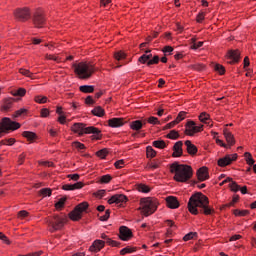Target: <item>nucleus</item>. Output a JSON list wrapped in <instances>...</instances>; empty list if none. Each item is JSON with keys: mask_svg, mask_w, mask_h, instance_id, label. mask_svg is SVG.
I'll list each match as a JSON object with an SVG mask.
<instances>
[{"mask_svg": "<svg viewBox=\"0 0 256 256\" xmlns=\"http://www.w3.org/2000/svg\"><path fill=\"white\" fill-rule=\"evenodd\" d=\"M188 211L192 215H199V213H204V215H211L214 210L209 207V198L203 195V193L197 192L189 199Z\"/></svg>", "mask_w": 256, "mask_h": 256, "instance_id": "obj_1", "label": "nucleus"}, {"mask_svg": "<svg viewBox=\"0 0 256 256\" xmlns=\"http://www.w3.org/2000/svg\"><path fill=\"white\" fill-rule=\"evenodd\" d=\"M170 172L174 173V181L178 183H187L193 177V168L186 164H179V162L171 164Z\"/></svg>", "mask_w": 256, "mask_h": 256, "instance_id": "obj_2", "label": "nucleus"}, {"mask_svg": "<svg viewBox=\"0 0 256 256\" xmlns=\"http://www.w3.org/2000/svg\"><path fill=\"white\" fill-rule=\"evenodd\" d=\"M71 130L73 133H77V135L80 137L82 135L92 134L91 139L93 141H99L103 137V134H101V130H99V128L94 126L87 127V125L83 123H74Z\"/></svg>", "mask_w": 256, "mask_h": 256, "instance_id": "obj_3", "label": "nucleus"}, {"mask_svg": "<svg viewBox=\"0 0 256 256\" xmlns=\"http://www.w3.org/2000/svg\"><path fill=\"white\" fill-rule=\"evenodd\" d=\"M158 205L159 202L156 198H142L138 209L144 217H149V215H153V213L157 211Z\"/></svg>", "mask_w": 256, "mask_h": 256, "instance_id": "obj_4", "label": "nucleus"}, {"mask_svg": "<svg viewBox=\"0 0 256 256\" xmlns=\"http://www.w3.org/2000/svg\"><path fill=\"white\" fill-rule=\"evenodd\" d=\"M74 73L78 75L79 79H90V77L95 73V68L93 65L80 62L78 64H73Z\"/></svg>", "mask_w": 256, "mask_h": 256, "instance_id": "obj_5", "label": "nucleus"}, {"mask_svg": "<svg viewBox=\"0 0 256 256\" xmlns=\"http://www.w3.org/2000/svg\"><path fill=\"white\" fill-rule=\"evenodd\" d=\"M21 127L19 122L11 121V118H3L0 124V138L2 137L3 133H7L8 131H17Z\"/></svg>", "mask_w": 256, "mask_h": 256, "instance_id": "obj_6", "label": "nucleus"}, {"mask_svg": "<svg viewBox=\"0 0 256 256\" xmlns=\"http://www.w3.org/2000/svg\"><path fill=\"white\" fill-rule=\"evenodd\" d=\"M89 209V203L82 202L78 204L72 212L69 213V218L72 221H79L83 217V213Z\"/></svg>", "mask_w": 256, "mask_h": 256, "instance_id": "obj_7", "label": "nucleus"}, {"mask_svg": "<svg viewBox=\"0 0 256 256\" xmlns=\"http://www.w3.org/2000/svg\"><path fill=\"white\" fill-rule=\"evenodd\" d=\"M185 133L189 135L190 137H193L195 133H201L203 131V125L195 123L193 120H188L186 125H185Z\"/></svg>", "mask_w": 256, "mask_h": 256, "instance_id": "obj_8", "label": "nucleus"}, {"mask_svg": "<svg viewBox=\"0 0 256 256\" xmlns=\"http://www.w3.org/2000/svg\"><path fill=\"white\" fill-rule=\"evenodd\" d=\"M33 25L37 29H41L45 27V22L47 21L45 19V14L41 10H37L32 17Z\"/></svg>", "mask_w": 256, "mask_h": 256, "instance_id": "obj_9", "label": "nucleus"}, {"mask_svg": "<svg viewBox=\"0 0 256 256\" xmlns=\"http://www.w3.org/2000/svg\"><path fill=\"white\" fill-rule=\"evenodd\" d=\"M14 15L18 21L22 22L31 19V11H29V8H19L14 12Z\"/></svg>", "mask_w": 256, "mask_h": 256, "instance_id": "obj_10", "label": "nucleus"}, {"mask_svg": "<svg viewBox=\"0 0 256 256\" xmlns=\"http://www.w3.org/2000/svg\"><path fill=\"white\" fill-rule=\"evenodd\" d=\"M49 225L52 227L51 231H59V229H63L65 225V218L54 216L53 219L49 221Z\"/></svg>", "mask_w": 256, "mask_h": 256, "instance_id": "obj_11", "label": "nucleus"}, {"mask_svg": "<svg viewBox=\"0 0 256 256\" xmlns=\"http://www.w3.org/2000/svg\"><path fill=\"white\" fill-rule=\"evenodd\" d=\"M233 161H237V154L226 155L224 158H220L218 165L219 167H227V165H231Z\"/></svg>", "mask_w": 256, "mask_h": 256, "instance_id": "obj_12", "label": "nucleus"}, {"mask_svg": "<svg viewBox=\"0 0 256 256\" xmlns=\"http://www.w3.org/2000/svg\"><path fill=\"white\" fill-rule=\"evenodd\" d=\"M131 237H133V232L131 231V229H129L126 226H121L120 227V236H119L121 241H129V239H131Z\"/></svg>", "mask_w": 256, "mask_h": 256, "instance_id": "obj_13", "label": "nucleus"}, {"mask_svg": "<svg viewBox=\"0 0 256 256\" xmlns=\"http://www.w3.org/2000/svg\"><path fill=\"white\" fill-rule=\"evenodd\" d=\"M109 205H113V203H116V205H119V203H127V196L123 194H116L113 195L109 200H108Z\"/></svg>", "mask_w": 256, "mask_h": 256, "instance_id": "obj_14", "label": "nucleus"}, {"mask_svg": "<svg viewBox=\"0 0 256 256\" xmlns=\"http://www.w3.org/2000/svg\"><path fill=\"white\" fill-rule=\"evenodd\" d=\"M240 57H241V52H239V50L228 51L227 58L230 59L228 63H239Z\"/></svg>", "mask_w": 256, "mask_h": 256, "instance_id": "obj_15", "label": "nucleus"}, {"mask_svg": "<svg viewBox=\"0 0 256 256\" xmlns=\"http://www.w3.org/2000/svg\"><path fill=\"white\" fill-rule=\"evenodd\" d=\"M105 247V241L102 240H95L93 244L90 246L89 251L92 253H99Z\"/></svg>", "mask_w": 256, "mask_h": 256, "instance_id": "obj_16", "label": "nucleus"}, {"mask_svg": "<svg viewBox=\"0 0 256 256\" xmlns=\"http://www.w3.org/2000/svg\"><path fill=\"white\" fill-rule=\"evenodd\" d=\"M172 157H181L183 155V141H178L173 146Z\"/></svg>", "mask_w": 256, "mask_h": 256, "instance_id": "obj_17", "label": "nucleus"}, {"mask_svg": "<svg viewBox=\"0 0 256 256\" xmlns=\"http://www.w3.org/2000/svg\"><path fill=\"white\" fill-rule=\"evenodd\" d=\"M224 137L228 143V149H231L235 145V136L228 129H224Z\"/></svg>", "mask_w": 256, "mask_h": 256, "instance_id": "obj_18", "label": "nucleus"}, {"mask_svg": "<svg viewBox=\"0 0 256 256\" xmlns=\"http://www.w3.org/2000/svg\"><path fill=\"white\" fill-rule=\"evenodd\" d=\"M167 207L169 209H178L179 207V200L175 196H169L166 198Z\"/></svg>", "mask_w": 256, "mask_h": 256, "instance_id": "obj_19", "label": "nucleus"}, {"mask_svg": "<svg viewBox=\"0 0 256 256\" xmlns=\"http://www.w3.org/2000/svg\"><path fill=\"white\" fill-rule=\"evenodd\" d=\"M197 177L199 181H207V179H209V171L207 170V167H201L198 169Z\"/></svg>", "mask_w": 256, "mask_h": 256, "instance_id": "obj_20", "label": "nucleus"}, {"mask_svg": "<svg viewBox=\"0 0 256 256\" xmlns=\"http://www.w3.org/2000/svg\"><path fill=\"white\" fill-rule=\"evenodd\" d=\"M109 127L117 128V127H123L125 125V122L123 121V118H112L108 120Z\"/></svg>", "mask_w": 256, "mask_h": 256, "instance_id": "obj_21", "label": "nucleus"}, {"mask_svg": "<svg viewBox=\"0 0 256 256\" xmlns=\"http://www.w3.org/2000/svg\"><path fill=\"white\" fill-rule=\"evenodd\" d=\"M147 122L144 121V123L141 120H135L130 123V129L133 131H141L143 129V125H145Z\"/></svg>", "mask_w": 256, "mask_h": 256, "instance_id": "obj_22", "label": "nucleus"}, {"mask_svg": "<svg viewBox=\"0 0 256 256\" xmlns=\"http://www.w3.org/2000/svg\"><path fill=\"white\" fill-rule=\"evenodd\" d=\"M186 149L189 155H196L197 154V146L191 143V140L185 141Z\"/></svg>", "mask_w": 256, "mask_h": 256, "instance_id": "obj_23", "label": "nucleus"}, {"mask_svg": "<svg viewBox=\"0 0 256 256\" xmlns=\"http://www.w3.org/2000/svg\"><path fill=\"white\" fill-rule=\"evenodd\" d=\"M101 239L106 240V243L108 245H111V247H119V245H121L120 242H117L115 240H111V238H109V236H107L105 233L101 234Z\"/></svg>", "mask_w": 256, "mask_h": 256, "instance_id": "obj_24", "label": "nucleus"}, {"mask_svg": "<svg viewBox=\"0 0 256 256\" xmlns=\"http://www.w3.org/2000/svg\"><path fill=\"white\" fill-rule=\"evenodd\" d=\"M147 167L149 169H151L152 171L155 170V169H159V167H161V160L154 159V160H152L151 162H149L147 164Z\"/></svg>", "mask_w": 256, "mask_h": 256, "instance_id": "obj_25", "label": "nucleus"}, {"mask_svg": "<svg viewBox=\"0 0 256 256\" xmlns=\"http://www.w3.org/2000/svg\"><path fill=\"white\" fill-rule=\"evenodd\" d=\"M15 100L13 98H6L4 99V104L2 106V109L4 111H9V109H11V107H13V102Z\"/></svg>", "mask_w": 256, "mask_h": 256, "instance_id": "obj_26", "label": "nucleus"}, {"mask_svg": "<svg viewBox=\"0 0 256 256\" xmlns=\"http://www.w3.org/2000/svg\"><path fill=\"white\" fill-rule=\"evenodd\" d=\"M23 137H25L28 141H35V139H37V134H35V132H31V131H24L22 133Z\"/></svg>", "mask_w": 256, "mask_h": 256, "instance_id": "obj_27", "label": "nucleus"}, {"mask_svg": "<svg viewBox=\"0 0 256 256\" xmlns=\"http://www.w3.org/2000/svg\"><path fill=\"white\" fill-rule=\"evenodd\" d=\"M153 57V54L151 52L149 54H143L142 56L139 57L138 61L139 63H142L145 65V63L151 61V58Z\"/></svg>", "mask_w": 256, "mask_h": 256, "instance_id": "obj_28", "label": "nucleus"}, {"mask_svg": "<svg viewBox=\"0 0 256 256\" xmlns=\"http://www.w3.org/2000/svg\"><path fill=\"white\" fill-rule=\"evenodd\" d=\"M79 89L81 93H93V91H95V86L83 85V86H80Z\"/></svg>", "mask_w": 256, "mask_h": 256, "instance_id": "obj_29", "label": "nucleus"}, {"mask_svg": "<svg viewBox=\"0 0 256 256\" xmlns=\"http://www.w3.org/2000/svg\"><path fill=\"white\" fill-rule=\"evenodd\" d=\"M92 114H94L95 117H103V115H105V110L102 109L101 106H98L92 110Z\"/></svg>", "mask_w": 256, "mask_h": 256, "instance_id": "obj_30", "label": "nucleus"}, {"mask_svg": "<svg viewBox=\"0 0 256 256\" xmlns=\"http://www.w3.org/2000/svg\"><path fill=\"white\" fill-rule=\"evenodd\" d=\"M153 147H156V149H165L167 147V144L163 140H156L152 142Z\"/></svg>", "mask_w": 256, "mask_h": 256, "instance_id": "obj_31", "label": "nucleus"}, {"mask_svg": "<svg viewBox=\"0 0 256 256\" xmlns=\"http://www.w3.org/2000/svg\"><path fill=\"white\" fill-rule=\"evenodd\" d=\"M135 251H137V247L127 246L120 250V255H127V253H135Z\"/></svg>", "mask_w": 256, "mask_h": 256, "instance_id": "obj_32", "label": "nucleus"}, {"mask_svg": "<svg viewBox=\"0 0 256 256\" xmlns=\"http://www.w3.org/2000/svg\"><path fill=\"white\" fill-rule=\"evenodd\" d=\"M26 93H27V90H25V88H19L18 90H14L12 92V95L14 97H25Z\"/></svg>", "mask_w": 256, "mask_h": 256, "instance_id": "obj_33", "label": "nucleus"}, {"mask_svg": "<svg viewBox=\"0 0 256 256\" xmlns=\"http://www.w3.org/2000/svg\"><path fill=\"white\" fill-rule=\"evenodd\" d=\"M146 155L148 158L153 159L157 155V151H155V149H153V147L147 146Z\"/></svg>", "mask_w": 256, "mask_h": 256, "instance_id": "obj_34", "label": "nucleus"}, {"mask_svg": "<svg viewBox=\"0 0 256 256\" xmlns=\"http://www.w3.org/2000/svg\"><path fill=\"white\" fill-rule=\"evenodd\" d=\"M35 103H39L40 105H43L44 103H47L48 99L47 96L38 95L34 97Z\"/></svg>", "mask_w": 256, "mask_h": 256, "instance_id": "obj_35", "label": "nucleus"}, {"mask_svg": "<svg viewBox=\"0 0 256 256\" xmlns=\"http://www.w3.org/2000/svg\"><path fill=\"white\" fill-rule=\"evenodd\" d=\"M65 201H67V198H66V197L60 198V199L55 203L56 209H57V210L63 209V207H65Z\"/></svg>", "mask_w": 256, "mask_h": 256, "instance_id": "obj_36", "label": "nucleus"}, {"mask_svg": "<svg viewBox=\"0 0 256 256\" xmlns=\"http://www.w3.org/2000/svg\"><path fill=\"white\" fill-rule=\"evenodd\" d=\"M210 119H211V116H209L207 112H202L199 115V121H201V123H207V121H209Z\"/></svg>", "mask_w": 256, "mask_h": 256, "instance_id": "obj_37", "label": "nucleus"}, {"mask_svg": "<svg viewBox=\"0 0 256 256\" xmlns=\"http://www.w3.org/2000/svg\"><path fill=\"white\" fill-rule=\"evenodd\" d=\"M97 157H100V159H105L107 155H109V150L107 148L101 149L98 152H96Z\"/></svg>", "mask_w": 256, "mask_h": 256, "instance_id": "obj_38", "label": "nucleus"}, {"mask_svg": "<svg viewBox=\"0 0 256 256\" xmlns=\"http://www.w3.org/2000/svg\"><path fill=\"white\" fill-rule=\"evenodd\" d=\"M137 190L140 191V193H149L151 191V188L145 184H139L137 186Z\"/></svg>", "mask_w": 256, "mask_h": 256, "instance_id": "obj_39", "label": "nucleus"}, {"mask_svg": "<svg viewBox=\"0 0 256 256\" xmlns=\"http://www.w3.org/2000/svg\"><path fill=\"white\" fill-rule=\"evenodd\" d=\"M244 157L248 165H255V160L253 159V156H251V153L246 152Z\"/></svg>", "mask_w": 256, "mask_h": 256, "instance_id": "obj_40", "label": "nucleus"}, {"mask_svg": "<svg viewBox=\"0 0 256 256\" xmlns=\"http://www.w3.org/2000/svg\"><path fill=\"white\" fill-rule=\"evenodd\" d=\"M234 215H236V217H245L246 215H249V210L236 209L234 210Z\"/></svg>", "mask_w": 256, "mask_h": 256, "instance_id": "obj_41", "label": "nucleus"}, {"mask_svg": "<svg viewBox=\"0 0 256 256\" xmlns=\"http://www.w3.org/2000/svg\"><path fill=\"white\" fill-rule=\"evenodd\" d=\"M127 57V55L125 54V52L119 51L116 52L114 54V58L116 59V61H123V59H125Z\"/></svg>", "mask_w": 256, "mask_h": 256, "instance_id": "obj_42", "label": "nucleus"}, {"mask_svg": "<svg viewBox=\"0 0 256 256\" xmlns=\"http://www.w3.org/2000/svg\"><path fill=\"white\" fill-rule=\"evenodd\" d=\"M187 117V112L185 111H181L179 112L178 116L176 117L175 121L176 123H181V121H183L185 118Z\"/></svg>", "mask_w": 256, "mask_h": 256, "instance_id": "obj_43", "label": "nucleus"}, {"mask_svg": "<svg viewBox=\"0 0 256 256\" xmlns=\"http://www.w3.org/2000/svg\"><path fill=\"white\" fill-rule=\"evenodd\" d=\"M191 41H192L191 49L197 50L203 47V42H196L195 38H192Z\"/></svg>", "mask_w": 256, "mask_h": 256, "instance_id": "obj_44", "label": "nucleus"}, {"mask_svg": "<svg viewBox=\"0 0 256 256\" xmlns=\"http://www.w3.org/2000/svg\"><path fill=\"white\" fill-rule=\"evenodd\" d=\"M53 190H51V188H43L40 190V195H42L43 197H51V193Z\"/></svg>", "mask_w": 256, "mask_h": 256, "instance_id": "obj_45", "label": "nucleus"}, {"mask_svg": "<svg viewBox=\"0 0 256 256\" xmlns=\"http://www.w3.org/2000/svg\"><path fill=\"white\" fill-rule=\"evenodd\" d=\"M229 187H230L231 191H233L234 193H237V191H240V189H241V186H239L237 182H231L229 184Z\"/></svg>", "mask_w": 256, "mask_h": 256, "instance_id": "obj_46", "label": "nucleus"}, {"mask_svg": "<svg viewBox=\"0 0 256 256\" xmlns=\"http://www.w3.org/2000/svg\"><path fill=\"white\" fill-rule=\"evenodd\" d=\"M215 71H217V73H219L220 75H225V67H223V65L221 64H216L214 66Z\"/></svg>", "mask_w": 256, "mask_h": 256, "instance_id": "obj_47", "label": "nucleus"}, {"mask_svg": "<svg viewBox=\"0 0 256 256\" xmlns=\"http://www.w3.org/2000/svg\"><path fill=\"white\" fill-rule=\"evenodd\" d=\"M168 139H179V132L177 130H171L169 134H167Z\"/></svg>", "mask_w": 256, "mask_h": 256, "instance_id": "obj_48", "label": "nucleus"}, {"mask_svg": "<svg viewBox=\"0 0 256 256\" xmlns=\"http://www.w3.org/2000/svg\"><path fill=\"white\" fill-rule=\"evenodd\" d=\"M19 73H21V75H25V77H30V79L33 77V73H31V71L28 69L21 68Z\"/></svg>", "mask_w": 256, "mask_h": 256, "instance_id": "obj_49", "label": "nucleus"}, {"mask_svg": "<svg viewBox=\"0 0 256 256\" xmlns=\"http://www.w3.org/2000/svg\"><path fill=\"white\" fill-rule=\"evenodd\" d=\"M148 123H150L151 125H161V122L159 121V119L154 116H151L150 118H148Z\"/></svg>", "mask_w": 256, "mask_h": 256, "instance_id": "obj_50", "label": "nucleus"}, {"mask_svg": "<svg viewBox=\"0 0 256 256\" xmlns=\"http://www.w3.org/2000/svg\"><path fill=\"white\" fill-rule=\"evenodd\" d=\"M111 179H113V177H111V175H109V174L103 175L100 178V183H109L111 181Z\"/></svg>", "mask_w": 256, "mask_h": 256, "instance_id": "obj_51", "label": "nucleus"}, {"mask_svg": "<svg viewBox=\"0 0 256 256\" xmlns=\"http://www.w3.org/2000/svg\"><path fill=\"white\" fill-rule=\"evenodd\" d=\"M157 63H159V56L156 55L154 56L152 59H150L148 62H147V65L148 67L151 66V65H157Z\"/></svg>", "mask_w": 256, "mask_h": 256, "instance_id": "obj_52", "label": "nucleus"}, {"mask_svg": "<svg viewBox=\"0 0 256 256\" xmlns=\"http://www.w3.org/2000/svg\"><path fill=\"white\" fill-rule=\"evenodd\" d=\"M195 235H197L196 232H189L188 234H186L183 237V241H191V239H193V237H195Z\"/></svg>", "mask_w": 256, "mask_h": 256, "instance_id": "obj_53", "label": "nucleus"}, {"mask_svg": "<svg viewBox=\"0 0 256 256\" xmlns=\"http://www.w3.org/2000/svg\"><path fill=\"white\" fill-rule=\"evenodd\" d=\"M72 145H73V147L78 149V151H83V149H85V144H83L81 142H73Z\"/></svg>", "mask_w": 256, "mask_h": 256, "instance_id": "obj_54", "label": "nucleus"}, {"mask_svg": "<svg viewBox=\"0 0 256 256\" xmlns=\"http://www.w3.org/2000/svg\"><path fill=\"white\" fill-rule=\"evenodd\" d=\"M0 240L6 243V245H11V241L6 237L5 234H3V232H0Z\"/></svg>", "mask_w": 256, "mask_h": 256, "instance_id": "obj_55", "label": "nucleus"}, {"mask_svg": "<svg viewBox=\"0 0 256 256\" xmlns=\"http://www.w3.org/2000/svg\"><path fill=\"white\" fill-rule=\"evenodd\" d=\"M123 165H125V160H118L114 163L116 169H123Z\"/></svg>", "mask_w": 256, "mask_h": 256, "instance_id": "obj_56", "label": "nucleus"}, {"mask_svg": "<svg viewBox=\"0 0 256 256\" xmlns=\"http://www.w3.org/2000/svg\"><path fill=\"white\" fill-rule=\"evenodd\" d=\"M23 113H27V109L21 108L20 110H17L15 112V115H13V117L14 118L21 117V115H23Z\"/></svg>", "mask_w": 256, "mask_h": 256, "instance_id": "obj_57", "label": "nucleus"}, {"mask_svg": "<svg viewBox=\"0 0 256 256\" xmlns=\"http://www.w3.org/2000/svg\"><path fill=\"white\" fill-rule=\"evenodd\" d=\"M111 215V211L110 210H106L105 211V215L100 216V221H107V219H109Z\"/></svg>", "mask_w": 256, "mask_h": 256, "instance_id": "obj_58", "label": "nucleus"}, {"mask_svg": "<svg viewBox=\"0 0 256 256\" xmlns=\"http://www.w3.org/2000/svg\"><path fill=\"white\" fill-rule=\"evenodd\" d=\"M175 125H178L177 120H174V121H172V122L166 124V125L164 126V130H165V129H173V127H174Z\"/></svg>", "mask_w": 256, "mask_h": 256, "instance_id": "obj_59", "label": "nucleus"}, {"mask_svg": "<svg viewBox=\"0 0 256 256\" xmlns=\"http://www.w3.org/2000/svg\"><path fill=\"white\" fill-rule=\"evenodd\" d=\"M83 182H76L75 184H72V189L75 191V189H83Z\"/></svg>", "mask_w": 256, "mask_h": 256, "instance_id": "obj_60", "label": "nucleus"}, {"mask_svg": "<svg viewBox=\"0 0 256 256\" xmlns=\"http://www.w3.org/2000/svg\"><path fill=\"white\" fill-rule=\"evenodd\" d=\"M203 19H205V14L203 12L198 13V15L196 17L197 23H202Z\"/></svg>", "mask_w": 256, "mask_h": 256, "instance_id": "obj_61", "label": "nucleus"}, {"mask_svg": "<svg viewBox=\"0 0 256 256\" xmlns=\"http://www.w3.org/2000/svg\"><path fill=\"white\" fill-rule=\"evenodd\" d=\"M28 215H29V212L25 210L18 212V217H20V219H25V217H27Z\"/></svg>", "mask_w": 256, "mask_h": 256, "instance_id": "obj_62", "label": "nucleus"}, {"mask_svg": "<svg viewBox=\"0 0 256 256\" xmlns=\"http://www.w3.org/2000/svg\"><path fill=\"white\" fill-rule=\"evenodd\" d=\"M40 115H41V117H47V116L49 115V109L43 108V109L40 111Z\"/></svg>", "mask_w": 256, "mask_h": 256, "instance_id": "obj_63", "label": "nucleus"}, {"mask_svg": "<svg viewBox=\"0 0 256 256\" xmlns=\"http://www.w3.org/2000/svg\"><path fill=\"white\" fill-rule=\"evenodd\" d=\"M95 196L96 197H99L101 199V197H105V190H98L96 193H95Z\"/></svg>", "mask_w": 256, "mask_h": 256, "instance_id": "obj_64", "label": "nucleus"}]
</instances>
